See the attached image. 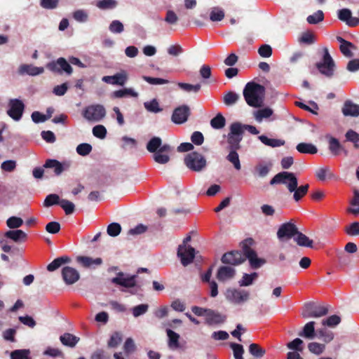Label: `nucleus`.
I'll list each match as a JSON object with an SVG mask.
<instances>
[{"mask_svg":"<svg viewBox=\"0 0 359 359\" xmlns=\"http://www.w3.org/2000/svg\"><path fill=\"white\" fill-rule=\"evenodd\" d=\"M283 184L287 186L290 192H294L293 198L296 202L299 201L306 194L309 184H306L298 187V180L293 172H281L276 174L270 181V184Z\"/></svg>","mask_w":359,"mask_h":359,"instance_id":"nucleus-1","label":"nucleus"},{"mask_svg":"<svg viewBox=\"0 0 359 359\" xmlns=\"http://www.w3.org/2000/svg\"><path fill=\"white\" fill-rule=\"evenodd\" d=\"M265 88L254 82L248 83L243 89V96L247 104L253 107H259L263 103Z\"/></svg>","mask_w":359,"mask_h":359,"instance_id":"nucleus-2","label":"nucleus"},{"mask_svg":"<svg viewBox=\"0 0 359 359\" xmlns=\"http://www.w3.org/2000/svg\"><path fill=\"white\" fill-rule=\"evenodd\" d=\"M184 163L190 170L197 172H201L207 166L205 156L197 151H191L187 154Z\"/></svg>","mask_w":359,"mask_h":359,"instance_id":"nucleus-3","label":"nucleus"},{"mask_svg":"<svg viewBox=\"0 0 359 359\" xmlns=\"http://www.w3.org/2000/svg\"><path fill=\"white\" fill-rule=\"evenodd\" d=\"M316 68L320 74L327 78H331L334 76L335 69V62L330 55L327 48H323V55L322 60L317 62Z\"/></svg>","mask_w":359,"mask_h":359,"instance_id":"nucleus-4","label":"nucleus"},{"mask_svg":"<svg viewBox=\"0 0 359 359\" xmlns=\"http://www.w3.org/2000/svg\"><path fill=\"white\" fill-rule=\"evenodd\" d=\"M328 311L329 309L327 306L309 302L304 304L302 316L304 318H320L326 316Z\"/></svg>","mask_w":359,"mask_h":359,"instance_id":"nucleus-5","label":"nucleus"},{"mask_svg":"<svg viewBox=\"0 0 359 359\" xmlns=\"http://www.w3.org/2000/svg\"><path fill=\"white\" fill-rule=\"evenodd\" d=\"M254 243L252 238H249L243 242V252L245 254V259H248L250 266L257 269L261 267L262 265L265 264L266 260L262 258H258L256 252L250 248Z\"/></svg>","mask_w":359,"mask_h":359,"instance_id":"nucleus-6","label":"nucleus"},{"mask_svg":"<svg viewBox=\"0 0 359 359\" xmlns=\"http://www.w3.org/2000/svg\"><path fill=\"white\" fill-rule=\"evenodd\" d=\"M243 139L241 123L234 122L230 126V132L227 135V149L229 150H238L241 149V142Z\"/></svg>","mask_w":359,"mask_h":359,"instance_id":"nucleus-7","label":"nucleus"},{"mask_svg":"<svg viewBox=\"0 0 359 359\" xmlns=\"http://www.w3.org/2000/svg\"><path fill=\"white\" fill-rule=\"evenodd\" d=\"M82 115L88 121L98 122L106 116V110L102 104H91L83 110Z\"/></svg>","mask_w":359,"mask_h":359,"instance_id":"nucleus-8","label":"nucleus"},{"mask_svg":"<svg viewBox=\"0 0 359 359\" xmlns=\"http://www.w3.org/2000/svg\"><path fill=\"white\" fill-rule=\"evenodd\" d=\"M46 68L52 72L62 74L66 73L68 75L72 74L73 69L68 61L64 57H59L46 65Z\"/></svg>","mask_w":359,"mask_h":359,"instance_id":"nucleus-9","label":"nucleus"},{"mask_svg":"<svg viewBox=\"0 0 359 359\" xmlns=\"http://www.w3.org/2000/svg\"><path fill=\"white\" fill-rule=\"evenodd\" d=\"M298 233V228L292 222H285L282 224L278 231L277 237L280 241H287L295 237Z\"/></svg>","mask_w":359,"mask_h":359,"instance_id":"nucleus-10","label":"nucleus"},{"mask_svg":"<svg viewBox=\"0 0 359 359\" xmlns=\"http://www.w3.org/2000/svg\"><path fill=\"white\" fill-rule=\"evenodd\" d=\"M249 297V292L244 290L229 288L227 289L226 292V298L227 300L236 304L244 303L248 300Z\"/></svg>","mask_w":359,"mask_h":359,"instance_id":"nucleus-11","label":"nucleus"},{"mask_svg":"<svg viewBox=\"0 0 359 359\" xmlns=\"http://www.w3.org/2000/svg\"><path fill=\"white\" fill-rule=\"evenodd\" d=\"M8 106V115L13 120L19 121L22 118L25 110V104L22 101L19 99H11Z\"/></svg>","mask_w":359,"mask_h":359,"instance_id":"nucleus-12","label":"nucleus"},{"mask_svg":"<svg viewBox=\"0 0 359 359\" xmlns=\"http://www.w3.org/2000/svg\"><path fill=\"white\" fill-rule=\"evenodd\" d=\"M177 256L180 258L182 264L186 266L193 262L195 257V249L191 246L180 245Z\"/></svg>","mask_w":359,"mask_h":359,"instance_id":"nucleus-13","label":"nucleus"},{"mask_svg":"<svg viewBox=\"0 0 359 359\" xmlns=\"http://www.w3.org/2000/svg\"><path fill=\"white\" fill-rule=\"evenodd\" d=\"M221 261L226 264L237 266L245 261V254L238 250L228 252L223 255Z\"/></svg>","mask_w":359,"mask_h":359,"instance_id":"nucleus-14","label":"nucleus"},{"mask_svg":"<svg viewBox=\"0 0 359 359\" xmlns=\"http://www.w3.org/2000/svg\"><path fill=\"white\" fill-rule=\"evenodd\" d=\"M71 163L69 161L60 162L56 159H47L43 165L45 168L53 169L55 175H60L65 170L70 168Z\"/></svg>","mask_w":359,"mask_h":359,"instance_id":"nucleus-15","label":"nucleus"},{"mask_svg":"<svg viewBox=\"0 0 359 359\" xmlns=\"http://www.w3.org/2000/svg\"><path fill=\"white\" fill-rule=\"evenodd\" d=\"M191 114L190 109L187 105H182L174 109L172 121L177 124L186 122Z\"/></svg>","mask_w":359,"mask_h":359,"instance_id":"nucleus-16","label":"nucleus"},{"mask_svg":"<svg viewBox=\"0 0 359 359\" xmlns=\"http://www.w3.org/2000/svg\"><path fill=\"white\" fill-rule=\"evenodd\" d=\"M137 275H133L127 278L124 277L123 272H119L117 276L111 279V282L114 284L123 286L124 287L130 288L136 285Z\"/></svg>","mask_w":359,"mask_h":359,"instance_id":"nucleus-17","label":"nucleus"},{"mask_svg":"<svg viewBox=\"0 0 359 359\" xmlns=\"http://www.w3.org/2000/svg\"><path fill=\"white\" fill-rule=\"evenodd\" d=\"M62 277L67 285H73L80 278L78 271L70 266H65L62 269Z\"/></svg>","mask_w":359,"mask_h":359,"instance_id":"nucleus-18","label":"nucleus"},{"mask_svg":"<svg viewBox=\"0 0 359 359\" xmlns=\"http://www.w3.org/2000/svg\"><path fill=\"white\" fill-rule=\"evenodd\" d=\"M337 40L340 43L339 50L342 55L347 58L353 57L354 54L352 50H355L356 46L341 36H337Z\"/></svg>","mask_w":359,"mask_h":359,"instance_id":"nucleus-19","label":"nucleus"},{"mask_svg":"<svg viewBox=\"0 0 359 359\" xmlns=\"http://www.w3.org/2000/svg\"><path fill=\"white\" fill-rule=\"evenodd\" d=\"M338 18L340 20L345 22L346 24L354 27L358 25V18L353 17L351 10L348 8H342L338 11Z\"/></svg>","mask_w":359,"mask_h":359,"instance_id":"nucleus-20","label":"nucleus"},{"mask_svg":"<svg viewBox=\"0 0 359 359\" xmlns=\"http://www.w3.org/2000/svg\"><path fill=\"white\" fill-rule=\"evenodd\" d=\"M236 275V270L228 266H220L217 272L216 278L219 281L224 282L233 278Z\"/></svg>","mask_w":359,"mask_h":359,"instance_id":"nucleus-21","label":"nucleus"},{"mask_svg":"<svg viewBox=\"0 0 359 359\" xmlns=\"http://www.w3.org/2000/svg\"><path fill=\"white\" fill-rule=\"evenodd\" d=\"M326 139L328 141L329 150L332 155L338 156L341 151H344L345 154H347V151L344 149L338 139L331 135H326Z\"/></svg>","mask_w":359,"mask_h":359,"instance_id":"nucleus-22","label":"nucleus"},{"mask_svg":"<svg viewBox=\"0 0 359 359\" xmlns=\"http://www.w3.org/2000/svg\"><path fill=\"white\" fill-rule=\"evenodd\" d=\"M102 80L107 83L123 86L127 81V76L125 73H117L114 76H104Z\"/></svg>","mask_w":359,"mask_h":359,"instance_id":"nucleus-23","label":"nucleus"},{"mask_svg":"<svg viewBox=\"0 0 359 359\" xmlns=\"http://www.w3.org/2000/svg\"><path fill=\"white\" fill-rule=\"evenodd\" d=\"M342 113L345 116H358L359 105L354 104L351 100H346L344 104Z\"/></svg>","mask_w":359,"mask_h":359,"instance_id":"nucleus-24","label":"nucleus"},{"mask_svg":"<svg viewBox=\"0 0 359 359\" xmlns=\"http://www.w3.org/2000/svg\"><path fill=\"white\" fill-rule=\"evenodd\" d=\"M225 318L213 310L208 309L205 316V323L208 325L220 324L224 323Z\"/></svg>","mask_w":359,"mask_h":359,"instance_id":"nucleus-25","label":"nucleus"},{"mask_svg":"<svg viewBox=\"0 0 359 359\" xmlns=\"http://www.w3.org/2000/svg\"><path fill=\"white\" fill-rule=\"evenodd\" d=\"M76 261L85 268H89L93 264L99 266L102 264V259L100 257L93 259L90 257L79 256L76 257Z\"/></svg>","mask_w":359,"mask_h":359,"instance_id":"nucleus-26","label":"nucleus"},{"mask_svg":"<svg viewBox=\"0 0 359 359\" xmlns=\"http://www.w3.org/2000/svg\"><path fill=\"white\" fill-rule=\"evenodd\" d=\"M60 340L64 346L74 348L79 342V338L72 334L66 332L60 336Z\"/></svg>","mask_w":359,"mask_h":359,"instance_id":"nucleus-27","label":"nucleus"},{"mask_svg":"<svg viewBox=\"0 0 359 359\" xmlns=\"http://www.w3.org/2000/svg\"><path fill=\"white\" fill-rule=\"evenodd\" d=\"M166 333L168 337V345L169 348L171 349H177L180 348V334L170 329L166 330Z\"/></svg>","mask_w":359,"mask_h":359,"instance_id":"nucleus-28","label":"nucleus"},{"mask_svg":"<svg viewBox=\"0 0 359 359\" xmlns=\"http://www.w3.org/2000/svg\"><path fill=\"white\" fill-rule=\"evenodd\" d=\"M44 72L43 67H34L32 65H22L20 67V72L21 74L26 73L31 76H36Z\"/></svg>","mask_w":359,"mask_h":359,"instance_id":"nucleus-29","label":"nucleus"},{"mask_svg":"<svg viewBox=\"0 0 359 359\" xmlns=\"http://www.w3.org/2000/svg\"><path fill=\"white\" fill-rule=\"evenodd\" d=\"M5 236L13 240L15 242H20L27 238V233L22 230H10L6 232Z\"/></svg>","mask_w":359,"mask_h":359,"instance_id":"nucleus-30","label":"nucleus"},{"mask_svg":"<svg viewBox=\"0 0 359 359\" xmlns=\"http://www.w3.org/2000/svg\"><path fill=\"white\" fill-rule=\"evenodd\" d=\"M294 241L297 244L302 247H307L313 248V241L303 233L298 231V233L294 237Z\"/></svg>","mask_w":359,"mask_h":359,"instance_id":"nucleus-31","label":"nucleus"},{"mask_svg":"<svg viewBox=\"0 0 359 359\" xmlns=\"http://www.w3.org/2000/svg\"><path fill=\"white\" fill-rule=\"evenodd\" d=\"M71 259L68 256H62L55 259L47 266V270L54 271L60 267L62 264L70 262Z\"/></svg>","mask_w":359,"mask_h":359,"instance_id":"nucleus-32","label":"nucleus"},{"mask_svg":"<svg viewBox=\"0 0 359 359\" xmlns=\"http://www.w3.org/2000/svg\"><path fill=\"white\" fill-rule=\"evenodd\" d=\"M296 149L301 154H315L318 152L317 147L311 143H299Z\"/></svg>","mask_w":359,"mask_h":359,"instance_id":"nucleus-33","label":"nucleus"},{"mask_svg":"<svg viewBox=\"0 0 359 359\" xmlns=\"http://www.w3.org/2000/svg\"><path fill=\"white\" fill-rule=\"evenodd\" d=\"M299 335L307 339H313L315 337V322L310 321L307 323L303 330L299 333Z\"/></svg>","mask_w":359,"mask_h":359,"instance_id":"nucleus-34","label":"nucleus"},{"mask_svg":"<svg viewBox=\"0 0 359 359\" xmlns=\"http://www.w3.org/2000/svg\"><path fill=\"white\" fill-rule=\"evenodd\" d=\"M258 138L263 144L271 147H281L283 146L285 143V140L278 139H271L264 135L259 136Z\"/></svg>","mask_w":359,"mask_h":359,"instance_id":"nucleus-35","label":"nucleus"},{"mask_svg":"<svg viewBox=\"0 0 359 359\" xmlns=\"http://www.w3.org/2000/svg\"><path fill=\"white\" fill-rule=\"evenodd\" d=\"M177 86L182 90L187 93H198L201 88V85L200 83L196 84H190L187 83L179 82L177 83Z\"/></svg>","mask_w":359,"mask_h":359,"instance_id":"nucleus-36","label":"nucleus"},{"mask_svg":"<svg viewBox=\"0 0 359 359\" xmlns=\"http://www.w3.org/2000/svg\"><path fill=\"white\" fill-rule=\"evenodd\" d=\"M229 154L226 156V159L233 165L236 170H240L241 165L237 150H229Z\"/></svg>","mask_w":359,"mask_h":359,"instance_id":"nucleus-37","label":"nucleus"},{"mask_svg":"<svg viewBox=\"0 0 359 359\" xmlns=\"http://www.w3.org/2000/svg\"><path fill=\"white\" fill-rule=\"evenodd\" d=\"M272 166L271 163H259L255 168V171L260 177H266L270 171Z\"/></svg>","mask_w":359,"mask_h":359,"instance_id":"nucleus-38","label":"nucleus"},{"mask_svg":"<svg viewBox=\"0 0 359 359\" xmlns=\"http://www.w3.org/2000/svg\"><path fill=\"white\" fill-rule=\"evenodd\" d=\"M162 144L161 139L158 137H152L147 144V149L151 153H156Z\"/></svg>","mask_w":359,"mask_h":359,"instance_id":"nucleus-39","label":"nucleus"},{"mask_svg":"<svg viewBox=\"0 0 359 359\" xmlns=\"http://www.w3.org/2000/svg\"><path fill=\"white\" fill-rule=\"evenodd\" d=\"M114 97L116 98H121L126 96H131L137 97L138 93L135 92L132 88H124L118 90H116L113 93Z\"/></svg>","mask_w":359,"mask_h":359,"instance_id":"nucleus-40","label":"nucleus"},{"mask_svg":"<svg viewBox=\"0 0 359 359\" xmlns=\"http://www.w3.org/2000/svg\"><path fill=\"white\" fill-rule=\"evenodd\" d=\"M144 107L148 111L152 113H158L163 111V109L160 107L156 99H153L150 102H145Z\"/></svg>","mask_w":359,"mask_h":359,"instance_id":"nucleus-41","label":"nucleus"},{"mask_svg":"<svg viewBox=\"0 0 359 359\" xmlns=\"http://www.w3.org/2000/svg\"><path fill=\"white\" fill-rule=\"evenodd\" d=\"M30 351L29 349H18L11 352V359H32L29 357Z\"/></svg>","mask_w":359,"mask_h":359,"instance_id":"nucleus-42","label":"nucleus"},{"mask_svg":"<svg viewBox=\"0 0 359 359\" xmlns=\"http://www.w3.org/2000/svg\"><path fill=\"white\" fill-rule=\"evenodd\" d=\"M225 123V118L221 114H217L210 121V125L214 129H221L224 127Z\"/></svg>","mask_w":359,"mask_h":359,"instance_id":"nucleus-43","label":"nucleus"},{"mask_svg":"<svg viewBox=\"0 0 359 359\" xmlns=\"http://www.w3.org/2000/svg\"><path fill=\"white\" fill-rule=\"evenodd\" d=\"M249 352L255 358H262L266 353V350L257 344H251L249 346Z\"/></svg>","mask_w":359,"mask_h":359,"instance_id":"nucleus-44","label":"nucleus"},{"mask_svg":"<svg viewBox=\"0 0 359 359\" xmlns=\"http://www.w3.org/2000/svg\"><path fill=\"white\" fill-rule=\"evenodd\" d=\"M324 20V13L322 11L318 10L312 15L307 17L306 20L311 25H316Z\"/></svg>","mask_w":359,"mask_h":359,"instance_id":"nucleus-45","label":"nucleus"},{"mask_svg":"<svg viewBox=\"0 0 359 359\" xmlns=\"http://www.w3.org/2000/svg\"><path fill=\"white\" fill-rule=\"evenodd\" d=\"M258 277V273L256 272L252 273L251 274L244 273L243 278L239 280V285L241 287L249 286L252 284L255 279Z\"/></svg>","mask_w":359,"mask_h":359,"instance_id":"nucleus-46","label":"nucleus"},{"mask_svg":"<svg viewBox=\"0 0 359 359\" xmlns=\"http://www.w3.org/2000/svg\"><path fill=\"white\" fill-rule=\"evenodd\" d=\"M224 15V12L222 9L214 7L210 13V19L212 22H218L222 20Z\"/></svg>","mask_w":359,"mask_h":359,"instance_id":"nucleus-47","label":"nucleus"},{"mask_svg":"<svg viewBox=\"0 0 359 359\" xmlns=\"http://www.w3.org/2000/svg\"><path fill=\"white\" fill-rule=\"evenodd\" d=\"M316 175L320 181H324L326 177L330 178L334 177V175L330 172L329 167L320 168L316 170Z\"/></svg>","mask_w":359,"mask_h":359,"instance_id":"nucleus-48","label":"nucleus"},{"mask_svg":"<svg viewBox=\"0 0 359 359\" xmlns=\"http://www.w3.org/2000/svg\"><path fill=\"white\" fill-rule=\"evenodd\" d=\"M240 98V96L238 94L229 91L224 96V102L226 105H232L235 104Z\"/></svg>","mask_w":359,"mask_h":359,"instance_id":"nucleus-49","label":"nucleus"},{"mask_svg":"<svg viewBox=\"0 0 359 359\" xmlns=\"http://www.w3.org/2000/svg\"><path fill=\"white\" fill-rule=\"evenodd\" d=\"M122 341V335L120 332H116L111 336L109 340L107 342L109 348H116Z\"/></svg>","mask_w":359,"mask_h":359,"instance_id":"nucleus-50","label":"nucleus"},{"mask_svg":"<svg viewBox=\"0 0 359 359\" xmlns=\"http://www.w3.org/2000/svg\"><path fill=\"white\" fill-rule=\"evenodd\" d=\"M59 205L65 210L66 215H71L74 212V204L67 199H61Z\"/></svg>","mask_w":359,"mask_h":359,"instance_id":"nucleus-51","label":"nucleus"},{"mask_svg":"<svg viewBox=\"0 0 359 359\" xmlns=\"http://www.w3.org/2000/svg\"><path fill=\"white\" fill-rule=\"evenodd\" d=\"M341 323V318L337 315H332L323 320L322 324L330 327H334Z\"/></svg>","mask_w":359,"mask_h":359,"instance_id":"nucleus-52","label":"nucleus"},{"mask_svg":"<svg viewBox=\"0 0 359 359\" xmlns=\"http://www.w3.org/2000/svg\"><path fill=\"white\" fill-rule=\"evenodd\" d=\"M96 6L102 10L112 9L117 6V2L115 0H100Z\"/></svg>","mask_w":359,"mask_h":359,"instance_id":"nucleus-53","label":"nucleus"},{"mask_svg":"<svg viewBox=\"0 0 359 359\" xmlns=\"http://www.w3.org/2000/svg\"><path fill=\"white\" fill-rule=\"evenodd\" d=\"M273 114V111L270 108H264L257 110L255 114L257 121H261L264 118L270 117Z\"/></svg>","mask_w":359,"mask_h":359,"instance_id":"nucleus-54","label":"nucleus"},{"mask_svg":"<svg viewBox=\"0 0 359 359\" xmlns=\"http://www.w3.org/2000/svg\"><path fill=\"white\" fill-rule=\"evenodd\" d=\"M93 149L92 146L88 143H81L76 147V152L82 156L88 155Z\"/></svg>","mask_w":359,"mask_h":359,"instance_id":"nucleus-55","label":"nucleus"},{"mask_svg":"<svg viewBox=\"0 0 359 359\" xmlns=\"http://www.w3.org/2000/svg\"><path fill=\"white\" fill-rule=\"evenodd\" d=\"M109 29L114 34H120L123 32L124 27L121 21L115 20L109 25Z\"/></svg>","mask_w":359,"mask_h":359,"instance_id":"nucleus-56","label":"nucleus"},{"mask_svg":"<svg viewBox=\"0 0 359 359\" xmlns=\"http://www.w3.org/2000/svg\"><path fill=\"white\" fill-rule=\"evenodd\" d=\"M325 348V346L324 344L317 342H311L308 345L309 350L316 355L321 354L324 351Z\"/></svg>","mask_w":359,"mask_h":359,"instance_id":"nucleus-57","label":"nucleus"},{"mask_svg":"<svg viewBox=\"0 0 359 359\" xmlns=\"http://www.w3.org/2000/svg\"><path fill=\"white\" fill-rule=\"evenodd\" d=\"M6 224L10 229H17L23 224V220L20 217L13 216L7 219Z\"/></svg>","mask_w":359,"mask_h":359,"instance_id":"nucleus-58","label":"nucleus"},{"mask_svg":"<svg viewBox=\"0 0 359 359\" xmlns=\"http://www.w3.org/2000/svg\"><path fill=\"white\" fill-rule=\"evenodd\" d=\"M60 197L57 194H49L46 196V198L44 200L43 205L46 207H50L53 205H59L60 204Z\"/></svg>","mask_w":359,"mask_h":359,"instance_id":"nucleus-59","label":"nucleus"},{"mask_svg":"<svg viewBox=\"0 0 359 359\" xmlns=\"http://www.w3.org/2000/svg\"><path fill=\"white\" fill-rule=\"evenodd\" d=\"M107 233L112 237L117 236L121 231V226L118 223L113 222L107 226Z\"/></svg>","mask_w":359,"mask_h":359,"instance_id":"nucleus-60","label":"nucleus"},{"mask_svg":"<svg viewBox=\"0 0 359 359\" xmlns=\"http://www.w3.org/2000/svg\"><path fill=\"white\" fill-rule=\"evenodd\" d=\"M90 359H111V354L103 349L95 350L90 355Z\"/></svg>","mask_w":359,"mask_h":359,"instance_id":"nucleus-61","label":"nucleus"},{"mask_svg":"<svg viewBox=\"0 0 359 359\" xmlns=\"http://www.w3.org/2000/svg\"><path fill=\"white\" fill-rule=\"evenodd\" d=\"M93 134L97 138L104 139L107 135V129L102 125H97L93 128Z\"/></svg>","mask_w":359,"mask_h":359,"instance_id":"nucleus-62","label":"nucleus"},{"mask_svg":"<svg viewBox=\"0 0 359 359\" xmlns=\"http://www.w3.org/2000/svg\"><path fill=\"white\" fill-rule=\"evenodd\" d=\"M230 346L233 349L235 359H243V354L244 353V349L242 345L231 343Z\"/></svg>","mask_w":359,"mask_h":359,"instance_id":"nucleus-63","label":"nucleus"},{"mask_svg":"<svg viewBox=\"0 0 359 359\" xmlns=\"http://www.w3.org/2000/svg\"><path fill=\"white\" fill-rule=\"evenodd\" d=\"M346 233L349 236L359 235V222H354L345 229Z\"/></svg>","mask_w":359,"mask_h":359,"instance_id":"nucleus-64","label":"nucleus"}]
</instances>
